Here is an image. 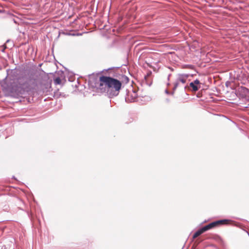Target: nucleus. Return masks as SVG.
<instances>
[{"mask_svg":"<svg viewBox=\"0 0 249 249\" xmlns=\"http://www.w3.org/2000/svg\"><path fill=\"white\" fill-rule=\"evenodd\" d=\"M100 86H105L106 90L111 95L117 96L122 86L121 82L112 77L102 76L100 77Z\"/></svg>","mask_w":249,"mask_h":249,"instance_id":"f257e3e1","label":"nucleus"},{"mask_svg":"<svg viewBox=\"0 0 249 249\" xmlns=\"http://www.w3.org/2000/svg\"><path fill=\"white\" fill-rule=\"evenodd\" d=\"M190 76L189 74H178L174 82V87L173 90H175L177 88H181L185 89L187 87L186 85L188 78Z\"/></svg>","mask_w":249,"mask_h":249,"instance_id":"f03ea898","label":"nucleus"},{"mask_svg":"<svg viewBox=\"0 0 249 249\" xmlns=\"http://www.w3.org/2000/svg\"><path fill=\"white\" fill-rule=\"evenodd\" d=\"M138 94L137 92L133 89L129 90L126 93L125 97V101L126 102H134L137 100Z\"/></svg>","mask_w":249,"mask_h":249,"instance_id":"7ed1b4c3","label":"nucleus"},{"mask_svg":"<svg viewBox=\"0 0 249 249\" xmlns=\"http://www.w3.org/2000/svg\"><path fill=\"white\" fill-rule=\"evenodd\" d=\"M229 221V220H227V219L218 220V221L212 222V223L209 224L208 225H207V226H208L209 229L210 230V229H212L214 227H216L219 224H227V223H228Z\"/></svg>","mask_w":249,"mask_h":249,"instance_id":"20e7f679","label":"nucleus"},{"mask_svg":"<svg viewBox=\"0 0 249 249\" xmlns=\"http://www.w3.org/2000/svg\"><path fill=\"white\" fill-rule=\"evenodd\" d=\"M189 85L191 88H192L194 91H196L200 88V86L198 87V86L196 85L193 82L190 83Z\"/></svg>","mask_w":249,"mask_h":249,"instance_id":"39448f33","label":"nucleus"},{"mask_svg":"<svg viewBox=\"0 0 249 249\" xmlns=\"http://www.w3.org/2000/svg\"><path fill=\"white\" fill-rule=\"evenodd\" d=\"M203 233V232L202 231H201V229L200 228L194 233V234L193 235V238H196L197 236H198Z\"/></svg>","mask_w":249,"mask_h":249,"instance_id":"423d86ee","label":"nucleus"},{"mask_svg":"<svg viewBox=\"0 0 249 249\" xmlns=\"http://www.w3.org/2000/svg\"><path fill=\"white\" fill-rule=\"evenodd\" d=\"M201 231H202L203 232L210 230L207 225L205 226L204 227L201 228Z\"/></svg>","mask_w":249,"mask_h":249,"instance_id":"0eeeda50","label":"nucleus"},{"mask_svg":"<svg viewBox=\"0 0 249 249\" xmlns=\"http://www.w3.org/2000/svg\"><path fill=\"white\" fill-rule=\"evenodd\" d=\"M196 85L200 86V83L198 79L195 80L194 82H193Z\"/></svg>","mask_w":249,"mask_h":249,"instance_id":"6e6552de","label":"nucleus"},{"mask_svg":"<svg viewBox=\"0 0 249 249\" xmlns=\"http://www.w3.org/2000/svg\"><path fill=\"white\" fill-rule=\"evenodd\" d=\"M61 79L59 78H57L55 79L54 82L57 84H60L61 83Z\"/></svg>","mask_w":249,"mask_h":249,"instance_id":"1a4fd4ad","label":"nucleus"},{"mask_svg":"<svg viewBox=\"0 0 249 249\" xmlns=\"http://www.w3.org/2000/svg\"><path fill=\"white\" fill-rule=\"evenodd\" d=\"M0 48H1V51H2V52H4L5 49L6 48V46L5 45H3V46H1V47H0Z\"/></svg>","mask_w":249,"mask_h":249,"instance_id":"9d476101","label":"nucleus"},{"mask_svg":"<svg viewBox=\"0 0 249 249\" xmlns=\"http://www.w3.org/2000/svg\"><path fill=\"white\" fill-rule=\"evenodd\" d=\"M13 21L14 22V23H17V21L15 18L13 19Z\"/></svg>","mask_w":249,"mask_h":249,"instance_id":"9b49d317","label":"nucleus"},{"mask_svg":"<svg viewBox=\"0 0 249 249\" xmlns=\"http://www.w3.org/2000/svg\"><path fill=\"white\" fill-rule=\"evenodd\" d=\"M165 93H166V94H169V91H168L167 90H165Z\"/></svg>","mask_w":249,"mask_h":249,"instance_id":"f8f14e48","label":"nucleus"},{"mask_svg":"<svg viewBox=\"0 0 249 249\" xmlns=\"http://www.w3.org/2000/svg\"><path fill=\"white\" fill-rule=\"evenodd\" d=\"M1 12H1V10H0V13H1Z\"/></svg>","mask_w":249,"mask_h":249,"instance_id":"ddd939ff","label":"nucleus"}]
</instances>
